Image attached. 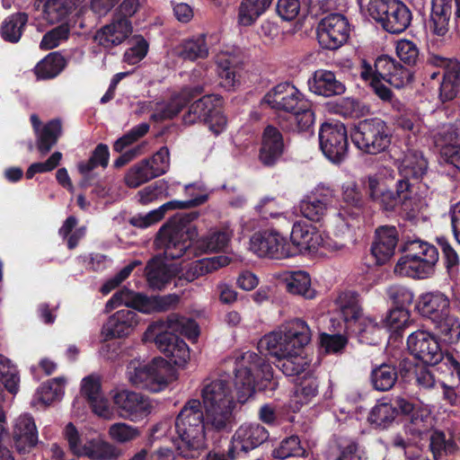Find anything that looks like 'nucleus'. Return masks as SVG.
<instances>
[{
  "mask_svg": "<svg viewBox=\"0 0 460 460\" xmlns=\"http://www.w3.org/2000/svg\"><path fill=\"white\" fill-rule=\"evenodd\" d=\"M201 401L188 400L175 419L176 438L172 442L179 455L197 457L206 447L210 431L231 429L235 402L229 382L222 377L207 379L200 389Z\"/></svg>",
  "mask_w": 460,
  "mask_h": 460,
  "instance_id": "1",
  "label": "nucleus"
},
{
  "mask_svg": "<svg viewBox=\"0 0 460 460\" xmlns=\"http://www.w3.org/2000/svg\"><path fill=\"white\" fill-rule=\"evenodd\" d=\"M311 341V331L301 319L288 322L282 328L264 335L258 342L260 352L276 358L277 367L288 376H300L295 398L300 404L307 403L318 393V381L312 371H306L310 360L303 356L304 348Z\"/></svg>",
  "mask_w": 460,
  "mask_h": 460,
  "instance_id": "2",
  "label": "nucleus"
},
{
  "mask_svg": "<svg viewBox=\"0 0 460 460\" xmlns=\"http://www.w3.org/2000/svg\"><path fill=\"white\" fill-rule=\"evenodd\" d=\"M360 77L369 84L380 100L401 111L402 103L394 97L383 80L394 88H402L411 80V73L408 68L389 56H381L376 58L374 67L365 60L362 61Z\"/></svg>",
  "mask_w": 460,
  "mask_h": 460,
  "instance_id": "3",
  "label": "nucleus"
},
{
  "mask_svg": "<svg viewBox=\"0 0 460 460\" xmlns=\"http://www.w3.org/2000/svg\"><path fill=\"white\" fill-rule=\"evenodd\" d=\"M399 411L409 416V421L405 424L407 433L413 436H421L433 427V420L428 407L415 405L400 396L394 398L393 402H378L376 404L368 415V420L376 426L385 427L394 421Z\"/></svg>",
  "mask_w": 460,
  "mask_h": 460,
  "instance_id": "4",
  "label": "nucleus"
},
{
  "mask_svg": "<svg viewBox=\"0 0 460 460\" xmlns=\"http://www.w3.org/2000/svg\"><path fill=\"white\" fill-rule=\"evenodd\" d=\"M271 109L289 114L292 128L297 131L309 130L314 121L311 103L291 84L282 83L273 87L263 98Z\"/></svg>",
  "mask_w": 460,
  "mask_h": 460,
  "instance_id": "5",
  "label": "nucleus"
},
{
  "mask_svg": "<svg viewBox=\"0 0 460 460\" xmlns=\"http://www.w3.org/2000/svg\"><path fill=\"white\" fill-rule=\"evenodd\" d=\"M193 213L180 216L163 226L155 238V245L164 251L167 259H179L198 237L197 227L191 224Z\"/></svg>",
  "mask_w": 460,
  "mask_h": 460,
  "instance_id": "6",
  "label": "nucleus"
},
{
  "mask_svg": "<svg viewBox=\"0 0 460 460\" xmlns=\"http://www.w3.org/2000/svg\"><path fill=\"white\" fill-rule=\"evenodd\" d=\"M406 255L399 259L394 266V273L413 279H427L433 275L438 261V249L420 240L409 241Z\"/></svg>",
  "mask_w": 460,
  "mask_h": 460,
  "instance_id": "7",
  "label": "nucleus"
},
{
  "mask_svg": "<svg viewBox=\"0 0 460 460\" xmlns=\"http://www.w3.org/2000/svg\"><path fill=\"white\" fill-rule=\"evenodd\" d=\"M234 385L237 400L244 403L255 392L257 379L270 380L272 367L263 358L252 351H246L235 360Z\"/></svg>",
  "mask_w": 460,
  "mask_h": 460,
  "instance_id": "8",
  "label": "nucleus"
},
{
  "mask_svg": "<svg viewBox=\"0 0 460 460\" xmlns=\"http://www.w3.org/2000/svg\"><path fill=\"white\" fill-rule=\"evenodd\" d=\"M169 373L168 362L160 357L148 363L134 358L128 362L126 370L131 385L153 393H159L167 387Z\"/></svg>",
  "mask_w": 460,
  "mask_h": 460,
  "instance_id": "9",
  "label": "nucleus"
},
{
  "mask_svg": "<svg viewBox=\"0 0 460 460\" xmlns=\"http://www.w3.org/2000/svg\"><path fill=\"white\" fill-rule=\"evenodd\" d=\"M368 14L389 33L398 34L411 24L412 14L401 0H370Z\"/></svg>",
  "mask_w": 460,
  "mask_h": 460,
  "instance_id": "10",
  "label": "nucleus"
},
{
  "mask_svg": "<svg viewBox=\"0 0 460 460\" xmlns=\"http://www.w3.org/2000/svg\"><path fill=\"white\" fill-rule=\"evenodd\" d=\"M391 137L388 126L379 118L359 121L351 133V139L355 146L370 155L386 150L391 144Z\"/></svg>",
  "mask_w": 460,
  "mask_h": 460,
  "instance_id": "11",
  "label": "nucleus"
},
{
  "mask_svg": "<svg viewBox=\"0 0 460 460\" xmlns=\"http://www.w3.org/2000/svg\"><path fill=\"white\" fill-rule=\"evenodd\" d=\"M164 324L153 323L143 335L145 342L154 341L157 349L179 367H184L190 359L187 343L175 334L164 331Z\"/></svg>",
  "mask_w": 460,
  "mask_h": 460,
  "instance_id": "12",
  "label": "nucleus"
},
{
  "mask_svg": "<svg viewBox=\"0 0 460 460\" xmlns=\"http://www.w3.org/2000/svg\"><path fill=\"white\" fill-rule=\"evenodd\" d=\"M111 396L119 415L132 422L144 420L156 407L149 397L128 389L112 390Z\"/></svg>",
  "mask_w": 460,
  "mask_h": 460,
  "instance_id": "13",
  "label": "nucleus"
},
{
  "mask_svg": "<svg viewBox=\"0 0 460 460\" xmlns=\"http://www.w3.org/2000/svg\"><path fill=\"white\" fill-rule=\"evenodd\" d=\"M65 438L69 449L78 457H88L93 460H110L117 458L120 452L112 444L100 438H93L83 442L75 427L68 423L65 428Z\"/></svg>",
  "mask_w": 460,
  "mask_h": 460,
  "instance_id": "14",
  "label": "nucleus"
},
{
  "mask_svg": "<svg viewBox=\"0 0 460 460\" xmlns=\"http://www.w3.org/2000/svg\"><path fill=\"white\" fill-rule=\"evenodd\" d=\"M186 192L191 198L187 200H172L145 215H137L131 218L130 223L141 228H146L160 221L167 210L185 209L203 204L208 199V194L201 185L190 184L186 186Z\"/></svg>",
  "mask_w": 460,
  "mask_h": 460,
  "instance_id": "15",
  "label": "nucleus"
},
{
  "mask_svg": "<svg viewBox=\"0 0 460 460\" xmlns=\"http://www.w3.org/2000/svg\"><path fill=\"white\" fill-rule=\"evenodd\" d=\"M320 148L325 157L333 164L341 163L348 154V137L345 126L341 122L323 123L319 130Z\"/></svg>",
  "mask_w": 460,
  "mask_h": 460,
  "instance_id": "16",
  "label": "nucleus"
},
{
  "mask_svg": "<svg viewBox=\"0 0 460 460\" xmlns=\"http://www.w3.org/2000/svg\"><path fill=\"white\" fill-rule=\"evenodd\" d=\"M317 40L323 49L334 50L341 48L348 40L349 26L346 17L340 13H331L321 20L316 28Z\"/></svg>",
  "mask_w": 460,
  "mask_h": 460,
  "instance_id": "17",
  "label": "nucleus"
},
{
  "mask_svg": "<svg viewBox=\"0 0 460 460\" xmlns=\"http://www.w3.org/2000/svg\"><path fill=\"white\" fill-rule=\"evenodd\" d=\"M250 250L261 258L281 260L293 255L287 238L277 231H263L252 234Z\"/></svg>",
  "mask_w": 460,
  "mask_h": 460,
  "instance_id": "18",
  "label": "nucleus"
},
{
  "mask_svg": "<svg viewBox=\"0 0 460 460\" xmlns=\"http://www.w3.org/2000/svg\"><path fill=\"white\" fill-rule=\"evenodd\" d=\"M407 346L411 354L427 365H437L443 358V352L434 334L418 330L409 335Z\"/></svg>",
  "mask_w": 460,
  "mask_h": 460,
  "instance_id": "19",
  "label": "nucleus"
},
{
  "mask_svg": "<svg viewBox=\"0 0 460 460\" xmlns=\"http://www.w3.org/2000/svg\"><path fill=\"white\" fill-rule=\"evenodd\" d=\"M269 438L268 430L258 423H245L241 425L232 437L228 447V456L235 460L239 453L248 452L256 448Z\"/></svg>",
  "mask_w": 460,
  "mask_h": 460,
  "instance_id": "20",
  "label": "nucleus"
},
{
  "mask_svg": "<svg viewBox=\"0 0 460 460\" xmlns=\"http://www.w3.org/2000/svg\"><path fill=\"white\" fill-rule=\"evenodd\" d=\"M455 7V18L460 20V0H431V13L429 21V31L444 38L449 31V22Z\"/></svg>",
  "mask_w": 460,
  "mask_h": 460,
  "instance_id": "21",
  "label": "nucleus"
},
{
  "mask_svg": "<svg viewBox=\"0 0 460 460\" xmlns=\"http://www.w3.org/2000/svg\"><path fill=\"white\" fill-rule=\"evenodd\" d=\"M333 198L334 193L331 188L318 186L310 195L300 201V212L305 218L318 222L326 215Z\"/></svg>",
  "mask_w": 460,
  "mask_h": 460,
  "instance_id": "22",
  "label": "nucleus"
},
{
  "mask_svg": "<svg viewBox=\"0 0 460 460\" xmlns=\"http://www.w3.org/2000/svg\"><path fill=\"white\" fill-rule=\"evenodd\" d=\"M130 20L112 15L109 23L101 27L94 35L95 42L104 49H111L123 43L132 33Z\"/></svg>",
  "mask_w": 460,
  "mask_h": 460,
  "instance_id": "23",
  "label": "nucleus"
},
{
  "mask_svg": "<svg viewBox=\"0 0 460 460\" xmlns=\"http://www.w3.org/2000/svg\"><path fill=\"white\" fill-rule=\"evenodd\" d=\"M285 149L283 136L272 126H268L262 134L258 159L267 167L275 165L281 158Z\"/></svg>",
  "mask_w": 460,
  "mask_h": 460,
  "instance_id": "24",
  "label": "nucleus"
},
{
  "mask_svg": "<svg viewBox=\"0 0 460 460\" xmlns=\"http://www.w3.org/2000/svg\"><path fill=\"white\" fill-rule=\"evenodd\" d=\"M138 324L137 314L130 309H121L109 317L103 324L102 334L105 340L129 335Z\"/></svg>",
  "mask_w": 460,
  "mask_h": 460,
  "instance_id": "25",
  "label": "nucleus"
},
{
  "mask_svg": "<svg viewBox=\"0 0 460 460\" xmlns=\"http://www.w3.org/2000/svg\"><path fill=\"white\" fill-rule=\"evenodd\" d=\"M416 307L423 317L433 323L450 312V300L439 290L429 291L419 296Z\"/></svg>",
  "mask_w": 460,
  "mask_h": 460,
  "instance_id": "26",
  "label": "nucleus"
},
{
  "mask_svg": "<svg viewBox=\"0 0 460 460\" xmlns=\"http://www.w3.org/2000/svg\"><path fill=\"white\" fill-rule=\"evenodd\" d=\"M322 233L312 225L296 222L292 226L290 241L300 252H317L323 241Z\"/></svg>",
  "mask_w": 460,
  "mask_h": 460,
  "instance_id": "27",
  "label": "nucleus"
},
{
  "mask_svg": "<svg viewBox=\"0 0 460 460\" xmlns=\"http://www.w3.org/2000/svg\"><path fill=\"white\" fill-rule=\"evenodd\" d=\"M81 391L95 414L104 419L112 418V410L101 391V380L98 376L91 375L84 377L82 380Z\"/></svg>",
  "mask_w": 460,
  "mask_h": 460,
  "instance_id": "28",
  "label": "nucleus"
},
{
  "mask_svg": "<svg viewBox=\"0 0 460 460\" xmlns=\"http://www.w3.org/2000/svg\"><path fill=\"white\" fill-rule=\"evenodd\" d=\"M398 243V233L394 226H381L376 231V240L371 246V253L376 263L385 264L394 254Z\"/></svg>",
  "mask_w": 460,
  "mask_h": 460,
  "instance_id": "29",
  "label": "nucleus"
},
{
  "mask_svg": "<svg viewBox=\"0 0 460 460\" xmlns=\"http://www.w3.org/2000/svg\"><path fill=\"white\" fill-rule=\"evenodd\" d=\"M309 90L321 96L332 97L345 93V84L337 79L335 74L330 70L318 69L308 79Z\"/></svg>",
  "mask_w": 460,
  "mask_h": 460,
  "instance_id": "30",
  "label": "nucleus"
},
{
  "mask_svg": "<svg viewBox=\"0 0 460 460\" xmlns=\"http://www.w3.org/2000/svg\"><path fill=\"white\" fill-rule=\"evenodd\" d=\"M203 91V87L200 85L183 88L181 93L173 95L167 104L159 105L156 111L151 115L152 119L158 121L172 119L179 114L191 98L201 94Z\"/></svg>",
  "mask_w": 460,
  "mask_h": 460,
  "instance_id": "31",
  "label": "nucleus"
},
{
  "mask_svg": "<svg viewBox=\"0 0 460 460\" xmlns=\"http://www.w3.org/2000/svg\"><path fill=\"white\" fill-rule=\"evenodd\" d=\"M16 448L26 452L38 442V431L33 418L29 414L20 415L14 421L13 430Z\"/></svg>",
  "mask_w": 460,
  "mask_h": 460,
  "instance_id": "32",
  "label": "nucleus"
},
{
  "mask_svg": "<svg viewBox=\"0 0 460 460\" xmlns=\"http://www.w3.org/2000/svg\"><path fill=\"white\" fill-rule=\"evenodd\" d=\"M85 0H35L38 9L41 8L45 19L50 23L70 16Z\"/></svg>",
  "mask_w": 460,
  "mask_h": 460,
  "instance_id": "33",
  "label": "nucleus"
},
{
  "mask_svg": "<svg viewBox=\"0 0 460 460\" xmlns=\"http://www.w3.org/2000/svg\"><path fill=\"white\" fill-rule=\"evenodd\" d=\"M174 54L183 60L196 61L208 57L209 47L205 34H199L181 41L174 49Z\"/></svg>",
  "mask_w": 460,
  "mask_h": 460,
  "instance_id": "34",
  "label": "nucleus"
},
{
  "mask_svg": "<svg viewBox=\"0 0 460 460\" xmlns=\"http://www.w3.org/2000/svg\"><path fill=\"white\" fill-rule=\"evenodd\" d=\"M220 98L217 95L207 94L191 103L188 112L183 116L185 124H193L199 121H206L214 109L220 104Z\"/></svg>",
  "mask_w": 460,
  "mask_h": 460,
  "instance_id": "35",
  "label": "nucleus"
},
{
  "mask_svg": "<svg viewBox=\"0 0 460 460\" xmlns=\"http://www.w3.org/2000/svg\"><path fill=\"white\" fill-rule=\"evenodd\" d=\"M230 259L225 255L198 260L189 264L188 269L182 274V278L191 282L201 276L228 265Z\"/></svg>",
  "mask_w": 460,
  "mask_h": 460,
  "instance_id": "36",
  "label": "nucleus"
},
{
  "mask_svg": "<svg viewBox=\"0 0 460 460\" xmlns=\"http://www.w3.org/2000/svg\"><path fill=\"white\" fill-rule=\"evenodd\" d=\"M409 179L410 178L402 177V179L397 181L395 194L400 199L402 210L405 213L406 218L410 221H413L420 211L423 202L420 199L411 196L412 190Z\"/></svg>",
  "mask_w": 460,
  "mask_h": 460,
  "instance_id": "37",
  "label": "nucleus"
},
{
  "mask_svg": "<svg viewBox=\"0 0 460 460\" xmlns=\"http://www.w3.org/2000/svg\"><path fill=\"white\" fill-rule=\"evenodd\" d=\"M284 283L290 294L301 296L306 299L315 297L316 292L312 288L310 275L305 271L297 270L286 273Z\"/></svg>",
  "mask_w": 460,
  "mask_h": 460,
  "instance_id": "38",
  "label": "nucleus"
},
{
  "mask_svg": "<svg viewBox=\"0 0 460 460\" xmlns=\"http://www.w3.org/2000/svg\"><path fill=\"white\" fill-rule=\"evenodd\" d=\"M231 235V232L226 228H213L206 235L196 240V245L204 252H222L228 246Z\"/></svg>",
  "mask_w": 460,
  "mask_h": 460,
  "instance_id": "39",
  "label": "nucleus"
},
{
  "mask_svg": "<svg viewBox=\"0 0 460 460\" xmlns=\"http://www.w3.org/2000/svg\"><path fill=\"white\" fill-rule=\"evenodd\" d=\"M65 385L66 379L64 377H56L47 381L36 391L32 403L46 406L59 400L64 394Z\"/></svg>",
  "mask_w": 460,
  "mask_h": 460,
  "instance_id": "40",
  "label": "nucleus"
},
{
  "mask_svg": "<svg viewBox=\"0 0 460 460\" xmlns=\"http://www.w3.org/2000/svg\"><path fill=\"white\" fill-rule=\"evenodd\" d=\"M398 168L402 177L419 179L426 172L428 163L421 153L409 149Z\"/></svg>",
  "mask_w": 460,
  "mask_h": 460,
  "instance_id": "41",
  "label": "nucleus"
},
{
  "mask_svg": "<svg viewBox=\"0 0 460 460\" xmlns=\"http://www.w3.org/2000/svg\"><path fill=\"white\" fill-rule=\"evenodd\" d=\"M28 22V15L24 13H15L7 16L0 25L2 39L10 43H17L23 33Z\"/></svg>",
  "mask_w": 460,
  "mask_h": 460,
  "instance_id": "42",
  "label": "nucleus"
},
{
  "mask_svg": "<svg viewBox=\"0 0 460 460\" xmlns=\"http://www.w3.org/2000/svg\"><path fill=\"white\" fill-rule=\"evenodd\" d=\"M176 269L172 265L164 264L159 259H154L148 262L146 274L148 284L153 288L161 289L167 284L175 273Z\"/></svg>",
  "mask_w": 460,
  "mask_h": 460,
  "instance_id": "43",
  "label": "nucleus"
},
{
  "mask_svg": "<svg viewBox=\"0 0 460 460\" xmlns=\"http://www.w3.org/2000/svg\"><path fill=\"white\" fill-rule=\"evenodd\" d=\"M65 58L58 52H52L41 59L34 68L38 79L48 80L58 76L66 67Z\"/></svg>",
  "mask_w": 460,
  "mask_h": 460,
  "instance_id": "44",
  "label": "nucleus"
},
{
  "mask_svg": "<svg viewBox=\"0 0 460 460\" xmlns=\"http://www.w3.org/2000/svg\"><path fill=\"white\" fill-rule=\"evenodd\" d=\"M158 323L164 324V331L184 335L190 340H196L199 334V326L194 320L178 314H170L166 321Z\"/></svg>",
  "mask_w": 460,
  "mask_h": 460,
  "instance_id": "45",
  "label": "nucleus"
},
{
  "mask_svg": "<svg viewBox=\"0 0 460 460\" xmlns=\"http://www.w3.org/2000/svg\"><path fill=\"white\" fill-rule=\"evenodd\" d=\"M430 136L438 147L460 146V114L453 123L442 124L431 129Z\"/></svg>",
  "mask_w": 460,
  "mask_h": 460,
  "instance_id": "46",
  "label": "nucleus"
},
{
  "mask_svg": "<svg viewBox=\"0 0 460 460\" xmlns=\"http://www.w3.org/2000/svg\"><path fill=\"white\" fill-rule=\"evenodd\" d=\"M272 0H243L239 6L238 22L250 26L270 7Z\"/></svg>",
  "mask_w": 460,
  "mask_h": 460,
  "instance_id": "47",
  "label": "nucleus"
},
{
  "mask_svg": "<svg viewBox=\"0 0 460 460\" xmlns=\"http://www.w3.org/2000/svg\"><path fill=\"white\" fill-rule=\"evenodd\" d=\"M398 378L396 368L390 364H382L371 371L370 380L373 387L377 391L390 390Z\"/></svg>",
  "mask_w": 460,
  "mask_h": 460,
  "instance_id": "48",
  "label": "nucleus"
},
{
  "mask_svg": "<svg viewBox=\"0 0 460 460\" xmlns=\"http://www.w3.org/2000/svg\"><path fill=\"white\" fill-rule=\"evenodd\" d=\"M460 88V66L458 63H452L450 67L443 73L440 84V99L443 102L453 100Z\"/></svg>",
  "mask_w": 460,
  "mask_h": 460,
  "instance_id": "49",
  "label": "nucleus"
},
{
  "mask_svg": "<svg viewBox=\"0 0 460 460\" xmlns=\"http://www.w3.org/2000/svg\"><path fill=\"white\" fill-rule=\"evenodd\" d=\"M144 295L124 288L117 291L106 303V312H110L122 305L141 312V306L142 304H144Z\"/></svg>",
  "mask_w": 460,
  "mask_h": 460,
  "instance_id": "50",
  "label": "nucleus"
},
{
  "mask_svg": "<svg viewBox=\"0 0 460 460\" xmlns=\"http://www.w3.org/2000/svg\"><path fill=\"white\" fill-rule=\"evenodd\" d=\"M335 303L345 322L357 320L361 314L358 295L353 291L341 292Z\"/></svg>",
  "mask_w": 460,
  "mask_h": 460,
  "instance_id": "51",
  "label": "nucleus"
},
{
  "mask_svg": "<svg viewBox=\"0 0 460 460\" xmlns=\"http://www.w3.org/2000/svg\"><path fill=\"white\" fill-rule=\"evenodd\" d=\"M433 323L445 342L449 344L458 342L460 340V321L457 317L450 314L449 312Z\"/></svg>",
  "mask_w": 460,
  "mask_h": 460,
  "instance_id": "52",
  "label": "nucleus"
},
{
  "mask_svg": "<svg viewBox=\"0 0 460 460\" xmlns=\"http://www.w3.org/2000/svg\"><path fill=\"white\" fill-rule=\"evenodd\" d=\"M216 63L218 67V75L221 84L228 90L233 89L239 83L234 60L231 56L221 53L217 56Z\"/></svg>",
  "mask_w": 460,
  "mask_h": 460,
  "instance_id": "53",
  "label": "nucleus"
},
{
  "mask_svg": "<svg viewBox=\"0 0 460 460\" xmlns=\"http://www.w3.org/2000/svg\"><path fill=\"white\" fill-rule=\"evenodd\" d=\"M61 135V124L58 120H51L47 123L40 132L38 133L37 146L42 155L49 152L56 145Z\"/></svg>",
  "mask_w": 460,
  "mask_h": 460,
  "instance_id": "54",
  "label": "nucleus"
},
{
  "mask_svg": "<svg viewBox=\"0 0 460 460\" xmlns=\"http://www.w3.org/2000/svg\"><path fill=\"white\" fill-rule=\"evenodd\" d=\"M155 178L148 162L144 159L128 169L124 177V181L129 188H137Z\"/></svg>",
  "mask_w": 460,
  "mask_h": 460,
  "instance_id": "55",
  "label": "nucleus"
},
{
  "mask_svg": "<svg viewBox=\"0 0 460 460\" xmlns=\"http://www.w3.org/2000/svg\"><path fill=\"white\" fill-rule=\"evenodd\" d=\"M180 297L175 294L166 296H145L144 304L141 306V313L151 314L170 310L179 303Z\"/></svg>",
  "mask_w": 460,
  "mask_h": 460,
  "instance_id": "56",
  "label": "nucleus"
},
{
  "mask_svg": "<svg viewBox=\"0 0 460 460\" xmlns=\"http://www.w3.org/2000/svg\"><path fill=\"white\" fill-rule=\"evenodd\" d=\"M68 17L62 20L63 22L60 25L44 34L40 43V49L45 50L55 49L68 39L71 30L70 24L66 21Z\"/></svg>",
  "mask_w": 460,
  "mask_h": 460,
  "instance_id": "57",
  "label": "nucleus"
},
{
  "mask_svg": "<svg viewBox=\"0 0 460 460\" xmlns=\"http://www.w3.org/2000/svg\"><path fill=\"white\" fill-rule=\"evenodd\" d=\"M0 380L11 394L18 392L20 377L16 367L3 355H0Z\"/></svg>",
  "mask_w": 460,
  "mask_h": 460,
  "instance_id": "58",
  "label": "nucleus"
},
{
  "mask_svg": "<svg viewBox=\"0 0 460 460\" xmlns=\"http://www.w3.org/2000/svg\"><path fill=\"white\" fill-rule=\"evenodd\" d=\"M410 323V312L402 306H396L389 311L382 321V326L387 330L397 332L408 327Z\"/></svg>",
  "mask_w": 460,
  "mask_h": 460,
  "instance_id": "59",
  "label": "nucleus"
},
{
  "mask_svg": "<svg viewBox=\"0 0 460 460\" xmlns=\"http://www.w3.org/2000/svg\"><path fill=\"white\" fill-rule=\"evenodd\" d=\"M108 433L112 440L121 444L131 442L141 435L139 428L125 422H117L111 425Z\"/></svg>",
  "mask_w": 460,
  "mask_h": 460,
  "instance_id": "60",
  "label": "nucleus"
},
{
  "mask_svg": "<svg viewBox=\"0 0 460 460\" xmlns=\"http://www.w3.org/2000/svg\"><path fill=\"white\" fill-rule=\"evenodd\" d=\"M148 42L140 35L134 36L131 46L123 55L124 62L128 65H136L145 58L148 52Z\"/></svg>",
  "mask_w": 460,
  "mask_h": 460,
  "instance_id": "61",
  "label": "nucleus"
},
{
  "mask_svg": "<svg viewBox=\"0 0 460 460\" xmlns=\"http://www.w3.org/2000/svg\"><path fill=\"white\" fill-rule=\"evenodd\" d=\"M305 454V450L302 447L297 436H290L283 439L273 451L274 456L280 459L290 456H304Z\"/></svg>",
  "mask_w": 460,
  "mask_h": 460,
  "instance_id": "62",
  "label": "nucleus"
},
{
  "mask_svg": "<svg viewBox=\"0 0 460 460\" xmlns=\"http://www.w3.org/2000/svg\"><path fill=\"white\" fill-rule=\"evenodd\" d=\"M393 171H391L388 168H382L378 171V172L375 174L368 175L366 180L364 181V184L366 186V189L370 196V198L375 200L377 199L378 196H380V193L385 190V183L383 181V177L389 174L390 177H393L392 175Z\"/></svg>",
  "mask_w": 460,
  "mask_h": 460,
  "instance_id": "63",
  "label": "nucleus"
},
{
  "mask_svg": "<svg viewBox=\"0 0 460 460\" xmlns=\"http://www.w3.org/2000/svg\"><path fill=\"white\" fill-rule=\"evenodd\" d=\"M155 175L159 177L165 173L170 167V153L166 146L161 147L151 158L145 159Z\"/></svg>",
  "mask_w": 460,
  "mask_h": 460,
  "instance_id": "64",
  "label": "nucleus"
}]
</instances>
